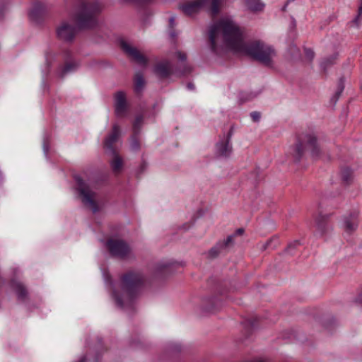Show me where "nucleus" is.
Returning a JSON list of instances; mask_svg holds the SVG:
<instances>
[{
  "mask_svg": "<svg viewBox=\"0 0 362 362\" xmlns=\"http://www.w3.org/2000/svg\"><path fill=\"white\" fill-rule=\"evenodd\" d=\"M209 39L213 52L220 54L219 44L234 52L250 55L267 66L273 65L276 52L270 45L260 41L245 43L238 25L228 17L222 18L209 30Z\"/></svg>",
  "mask_w": 362,
  "mask_h": 362,
  "instance_id": "f257e3e1",
  "label": "nucleus"
},
{
  "mask_svg": "<svg viewBox=\"0 0 362 362\" xmlns=\"http://www.w3.org/2000/svg\"><path fill=\"white\" fill-rule=\"evenodd\" d=\"M144 284L145 279L140 272H130L126 274L122 279L120 291L115 289L112 293L117 306L122 309L132 308Z\"/></svg>",
  "mask_w": 362,
  "mask_h": 362,
  "instance_id": "f03ea898",
  "label": "nucleus"
},
{
  "mask_svg": "<svg viewBox=\"0 0 362 362\" xmlns=\"http://www.w3.org/2000/svg\"><path fill=\"white\" fill-rule=\"evenodd\" d=\"M102 9L103 5L98 1L81 0L71 15L79 28H90L97 25V16Z\"/></svg>",
  "mask_w": 362,
  "mask_h": 362,
  "instance_id": "7ed1b4c3",
  "label": "nucleus"
},
{
  "mask_svg": "<svg viewBox=\"0 0 362 362\" xmlns=\"http://www.w3.org/2000/svg\"><path fill=\"white\" fill-rule=\"evenodd\" d=\"M322 150L318 144L315 135L313 133H303L297 139V142L291 149L290 153L296 161H299L305 154L309 153L314 158H318Z\"/></svg>",
  "mask_w": 362,
  "mask_h": 362,
  "instance_id": "20e7f679",
  "label": "nucleus"
},
{
  "mask_svg": "<svg viewBox=\"0 0 362 362\" xmlns=\"http://www.w3.org/2000/svg\"><path fill=\"white\" fill-rule=\"evenodd\" d=\"M76 189L85 206L95 213L100 209L101 199L96 192L95 186L83 180L79 176H75Z\"/></svg>",
  "mask_w": 362,
  "mask_h": 362,
  "instance_id": "39448f33",
  "label": "nucleus"
},
{
  "mask_svg": "<svg viewBox=\"0 0 362 362\" xmlns=\"http://www.w3.org/2000/svg\"><path fill=\"white\" fill-rule=\"evenodd\" d=\"M223 0H194L188 1L180 6L183 13L192 16L198 13L202 8L209 6L211 13L216 15L218 13Z\"/></svg>",
  "mask_w": 362,
  "mask_h": 362,
  "instance_id": "423d86ee",
  "label": "nucleus"
},
{
  "mask_svg": "<svg viewBox=\"0 0 362 362\" xmlns=\"http://www.w3.org/2000/svg\"><path fill=\"white\" fill-rule=\"evenodd\" d=\"M176 57L179 59V60L183 63L182 66V69L178 71H175L173 68V65L168 60H164L159 62L155 69L156 73L161 78H167L173 74H179L180 75H184L188 74L191 71V68L189 65L184 63L187 59V56L185 53L181 52H177L175 53Z\"/></svg>",
  "mask_w": 362,
  "mask_h": 362,
  "instance_id": "0eeeda50",
  "label": "nucleus"
},
{
  "mask_svg": "<svg viewBox=\"0 0 362 362\" xmlns=\"http://www.w3.org/2000/svg\"><path fill=\"white\" fill-rule=\"evenodd\" d=\"M105 246L113 257L128 259L133 256L129 245L121 239L110 238L106 242Z\"/></svg>",
  "mask_w": 362,
  "mask_h": 362,
  "instance_id": "6e6552de",
  "label": "nucleus"
},
{
  "mask_svg": "<svg viewBox=\"0 0 362 362\" xmlns=\"http://www.w3.org/2000/svg\"><path fill=\"white\" fill-rule=\"evenodd\" d=\"M77 30L75 25L69 21H62L57 28V37L64 42H72L76 35Z\"/></svg>",
  "mask_w": 362,
  "mask_h": 362,
  "instance_id": "1a4fd4ad",
  "label": "nucleus"
},
{
  "mask_svg": "<svg viewBox=\"0 0 362 362\" xmlns=\"http://www.w3.org/2000/svg\"><path fill=\"white\" fill-rule=\"evenodd\" d=\"M115 114L117 117L122 118L127 116L129 105L127 95L124 91L119 90L114 94Z\"/></svg>",
  "mask_w": 362,
  "mask_h": 362,
  "instance_id": "9d476101",
  "label": "nucleus"
},
{
  "mask_svg": "<svg viewBox=\"0 0 362 362\" xmlns=\"http://www.w3.org/2000/svg\"><path fill=\"white\" fill-rule=\"evenodd\" d=\"M121 136V129L117 124H114L111 132L104 140V148L109 154H115L116 148L115 144L119 141Z\"/></svg>",
  "mask_w": 362,
  "mask_h": 362,
  "instance_id": "9b49d317",
  "label": "nucleus"
},
{
  "mask_svg": "<svg viewBox=\"0 0 362 362\" xmlns=\"http://www.w3.org/2000/svg\"><path fill=\"white\" fill-rule=\"evenodd\" d=\"M121 47L123 51L131 57L135 62L141 65H145L147 59L136 47H132L129 43L122 41L121 42Z\"/></svg>",
  "mask_w": 362,
  "mask_h": 362,
  "instance_id": "f8f14e48",
  "label": "nucleus"
},
{
  "mask_svg": "<svg viewBox=\"0 0 362 362\" xmlns=\"http://www.w3.org/2000/svg\"><path fill=\"white\" fill-rule=\"evenodd\" d=\"M341 227L348 233L354 231L358 227L356 216L351 214L348 216H344L341 221Z\"/></svg>",
  "mask_w": 362,
  "mask_h": 362,
  "instance_id": "ddd939ff",
  "label": "nucleus"
},
{
  "mask_svg": "<svg viewBox=\"0 0 362 362\" xmlns=\"http://www.w3.org/2000/svg\"><path fill=\"white\" fill-rule=\"evenodd\" d=\"M233 241V236H228L226 240L218 243L209 252V256L211 258L218 257Z\"/></svg>",
  "mask_w": 362,
  "mask_h": 362,
  "instance_id": "4468645a",
  "label": "nucleus"
},
{
  "mask_svg": "<svg viewBox=\"0 0 362 362\" xmlns=\"http://www.w3.org/2000/svg\"><path fill=\"white\" fill-rule=\"evenodd\" d=\"M47 11L48 8L45 4L41 2H36L33 4L30 11V16L33 19L37 20L40 16L45 14Z\"/></svg>",
  "mask_w": 362,
  "mask_h": 362,
  "instance_id": "2eb2a0df",
  "label": "nucleus"
},
{
  "mask_svg": "<svg viewBox=\"0 0 362 362\" xmlns=\"http://www.w3.org/2000/svg\"><path fill=\"white\" fill-rule=\"evenodd\" d=\"M326 220L327 217L321 214L316 218V230L319 235H323L328 230V226Z\"/></svg>",
  "mask_w": 362,
  "mask_h": 362,
  "instance_id": "dca6fc26",
  "label": "nucleus"
},
{
  "mask_svg": "<svg viewBox=\"0 0 362 362\" xmlns=\"http://www.w3.org/2000/svg\"><path fill=\"white\" fill-rule=\"evenodd\" d=\"M79 66V63L76 61L66 62L65 65L59 71L60 77H64L66 74L75 71Z\"/></svg>",
  "mask_w": 362,
  "mask_h": 362,
  "instance_id": "f3484780",
  "label": "nucleus"
},
{
  "mask_svg": "<svg viewBox=\"0 0 362 362\" xmlns=\"http://www.w3.org/2000/svg\"><path fill=\"white\" fill-rule=\"evenodd\" d=\"M111 155L113 156L110 161L111 168L114 173L118 174L123 168V160L116 152Z\"/></svg>",
  "mask_w": 362,
  "mask_h": 362,
  "instance_id": "a211bd4d",
  "label": "nucleus"
},
{
  "mask_svg": "<svg viewBox=\"0 0 362 362\" xmlns=\"http://www.w3.org/2000/svg\"><path fill=\"white\" fill-rule=\"evenodd\" d=\"M232 150V146L229 142V139L224 142H221L217 144V151L219 155L223 156H228Z\"/></svg>",
  "mask_w": 362,
  "mask_h": 362,
  "instance_id": "6ab92c4d",
  "label": "nucleus"
},
{
  "mask_svg": "<svg viewBox=\"0 0 362 362\" xmlns=\"http://www.w3.org/2000/svg\"><path fill=\"white\" fill-rule=\"evenodd\" d=\"M11 286L15 290L18 299L24 300L25 298L26 295H27V291H26L25 288H24V286L21 284V283L16 281H13L11 282Z\"/></svg>",
  "mask_w": 362,
  "mask_h": 362,
  "instance_id": "aec40b11",
  "label": "nucleus"
},
{
  "mask_svg": "<svg viewBox=\"0 0 362 362\" xmlns=\"http://www.w3.org/2000/svg\"><path fill=\"white\" fill-rule=\"evenodd\" d=\"M245 5L249 9L253 11H259L263 10L264 4L260 0H244Z\"/></svg>",
  "mask_w": 362,
  "mask_h": 362,
  "instance_id": "412c9836",
  "label": "nucleus"
},
{
  "mask_svg": "<svg viewBox=\"0 0 362 362\" xmlns=\"http://www.w3.org/2000/svg\"><path fill=\"white\" fill-rule=\"evenodd\" d=\"M145 85V81L141 73H136L134 76V89L139 93L142 90Z\"/></svg>",
  "mask_w": 362,
  "mask_h": 362,
  "instance_id": "4be33fe9",
  "label": "nucleus"
},
{
  "mask_svg": "<svg viewBox=\"0 0 362 362\" xmlns=\"http://www.w3.org/2000/svg\"><path fill=\"white\" fill-rule=\"evenodd\" d=\"M341 179L346 184H350L353 180L352 170L349 168H344L341 170Z\"/></svg>",
  "mask_w": 362,
  "mask_h": 362,
  "instance_id": "5701e85b",
  "label": "nucleus"
},
{
  "mask_svg": "<svg viewBox=\"0 0 362 362\" xmlns=\"http://www.w3.org/2000/svg\"><path fill=\"white\" fill-rule=\"evenodd\" d=\"M144 117L142 115H138L136 117L133 123V130L134 134L139 133L140 128L142 126Z\"/></svg>",
  "mask_w": 362,
  "mask_h": 362,
  "instance_id": "b1692460",
  "label": "nucleus"
},
{
  "mask_svg": "<svg viewBox=\"0 0 362 362\" xmlns=\"http://www.w3.org/2000/svg\"><path fill=\"white\" fill-rule=\"evenodd\" d=\"M299 245H300V242H299L298 240H295V241H293V242L291 243L288 245V247H287V248H286V251H287V252H288V254L292 255V254H293V251H294V250H295L296 248H297Z\"/></svg>",
  "mask_w": 362,
  "mask_h": 362,
  "instance_id": "393cba45",
  "label": "nucleus"
},
{
  "mask_svg": "<svg viewBox=\"0 0 362 362\" xmlns=\"http://www.w3.org/2000/svg\"><path fill=\"white\" fill-rule=\"evenodd\" d=\"M130 146L131 149L134 151L139 149V142L136 139V138L133 137L132 139Z\"/></svg>",
  "mask_w": 362,
  "mask_h": 362,
  "instance_id": "a878e982",
  "label": "nucleus"
},
{
  "mask_svg": "<svg viewBox=\"0 0 362 362\" xmlns=\"http://www.w3.org/2000/svg\"><path fill=\"white\" fill-rule=\"evenodd\" d=\"M361 18H362V0L360 2V5H359V7H358V15L354 18V23H356V25L358 24Z\"/></svg>",
  "mask_w": 362,
  "mask_h": 362,
  "instance_id": "bb28decb",
  "label": "nucleus"
},
{
  "mask_svg": "<svg viewBox=\"0 0 362 362\" xmlns=\"http://www.w3.org/2000/svg\"><path fill=\"white\" fill-rule=\"evenodd\" d=\"M336 59V56L332 57L330 59H325L322 64L321 66L323 69H325L328 65L332 64L334 60Z\"/></svg>",
  "mask_w": 362,
  "mask_h": 362,
  "instance_id": "cd10ccee",
  "label": "nucleus"
},
{
  "mask_svg": "<svg viewBox=\"0 0 362 362\" xmlns=\"http://www.w3.org/2000/svg\"><path fill=\"white\" fill-rule=\"evenodd\" d=\"M305 54L308 59L312 60L314 58V52L309 48L305 49Z\"/></svg>",
  "mask_w": 362,
  "mask_h": 362,
  "instance_id": "c85d7f7f",
  "label": "nucleus"
},
{
  "mask_svg": "<svg viewBox=\"0 0 362 362\" xmlns=\"http://www.w3.org/2000/svg\"><path fill=\"white\" fill-rule=\"evenodd\" d=\"M250 117L254 122H258L260 119L261 115L260 113L258 112H252L250 113Z\"/></svg>",
  "mask_w": 362,
  "mask_h": 362,
  "instance_id": "c756f323",
  "label": "nucleus"
},
{
  "mask_svg": "<svg viewBox=\"0 0 362 362\" xmlns=\"http://www.w3.org/2000/svg\"><path fill=\"white\" fill-rule=\"evenodd\" d=\"M257 95L255 93H250L247 95V96L244 98L245 100H250L255 98Z\"/></svg>",
  "mask_w": 362,
  "mask_h": 362,
  "instance_id": "7c9ffc66",
  "label": "nucleus"
},
{
  "mask_svg": "<svg viewBox=\"0 0 362 362\" xmlns=\"http://www.w3.org/2000/svg\"><path fill=\"white\" fill-rule=\"evenodd\" d=\"M344 90V86L342 85V83H341L339 86V88H338V90L337 91L336 93V99L335 100H337L339 98V96L340 95V94L341 93V92L343 91Z\"/></svg>",
  "mask_w": 362,
  "mask_h": 362,
  "instance_id": "2f4dec72",
  "label": "nucleus"
},
{
  "mask_svg": "<svg viewBox=\"0 0 362 362\" xmlns=\"http://www.w3.org/2000/svg\"><path fill=\"white\" fill-rule=\"evenodd\" d=\"M243 231H244V230H243V228H238V229L235 231V234H234V235H232L231 236H233V238H234L235 235H242V234L243 233Z\"/></svg>",
  "mask_w": 362,
  "mask_h": 362,
  "instance_id": "473e14b6",
  "label": "nucleus"
},
{
  "mask_svg": "<svg viewBox=\"0 0 362 362\" xmlns=\"http://www.w3.org/2000/svg\"><path fill=\"white\" fill-rule=\"evenodd\" d=\"M43 151H44L45 154H47L48 151H49V146L46 144L45 141H44V144H43Z\"/></svg>",
  "mask_w": 362,
  "mask_h": 362,
  "instance_id": "72a5a7b5",
  "label": "nucleus"
},
{
  "mask_svg": "<svg viewBox=\"0 0 362 362\" xmlns=\"http://www.w3.org/2000/svg\"><path fill=\"white\" fill-rule=\"evenodd\" d=\"M175 16H171L169 19V23H170V25L171 27H173L174 25H175Z\"/></svg>",
  "mask_w": 362,
  "mask_h": 362,
  "instance_id": "f704fd0d",
  "label": "nucleus"
},
{
  "mask_svg": "<svg viewBox=\"0 0 362 362\" xmlns=\"http://www.w3.org/2000/svg\"><path fill=\"white\" fill-rule=\"evenodd\" d=\"M271 241H267L266 243H264V245L261 244L260 245V248L262 250H265L267 248L268 245L270 244Z\"/></svg>",
  "mask_w": 362,
  "mask_h": 362,
  "instance_id": "c9c22d12",
  "label": "nucleus"
},
{
  "mask_svg": "<svg viewBox=\"0 0 362 362\" xmlns=\"http://www.w3.org/2000/svg\"><path fill=\"white\" fill-rule=\"evenodd\" d=\"M53 57H54V55H52V54H47V55L46 56V61H47V64H49V63H50V62H49V60H50Z\"/></svg>",
  "mask_w": 362,
  "mask_h": 362,
  "instance_id": "e433bc0d",
  "label": "nucleus"
},
{
  "mask_svg": "<svg viewBox=\"0 0 362 362\" xmlns=\"http://www.w3.org/2000/svg\"><path fill=\"white\" fill-rule=\"evenodd\" d=\"M86 357L85 356H83L76 362H86Z\"/></svg>",
  "mask_w": 362,
  "mask_h": 362,
  "instance_id": "4c0bfd02",
  "label": "nucleus"
},
{
  "mask_svg": "<svg viewBox=\"0 0 362 362\" xmlns=\"http://www.w3.org/2000/svg\"><path fill=\"white\" fill-rule=\"evenodd\" d=\"M187 88L189 90H193L194 88V85L192 83H188L187 84Z\"/></svg>",
  "mask_w": 362,
  "mask_h": 362,
  "instance_id": "58836bf2",
  "label": "nucleus"
},
{
  "mask_svg": "<svg viewBox=\"0 0 362 362\" xmlns=\"http://www.w3.org/2000/svg\"><path fill=\"white\" fill-rule=\"evenodd\" d=\"M361 298H362V293H361V295L359 296V297H358V300H359L360 302H361V303H362V299H361Z\"/></svg>",
  "mask_w": 362,
  "mask_h": 362,
  "instance_id": "ea45409f",
  "label": "nucleus"
},
{
  "mask_svg": "<svg viewBox=\"0 0 362 362\" xmlns=\"http://www.w3.org/2000/svg\"><path fill=\"white\" fill-rule=\"evenodd\" d=\"M175 349L177 350V351L180 350V346L176 345Z\"/></svg>",
  "mask_w": 362,
  "mask_h": 362,
  "instance_id": "a19ab883",
  "label": "nucleus"
},
{
  "mask_svg": "<svg viewBox=\"0 0 362 362\" xmlns=\"http://www.w3.org/2000/svg\"><path fill=\"white\" fill-rule=\"evenodd\" d=\"M170 35H171L172 36H174V33H170Z\"/></svg>",
  "mask_w": 362,
  "mask_h": 362,
  "instance_id": "79ce46f5",
  "label": "nucleus"
},
{
  "mask_svg": "<svg viewBox=\"0 0 362 362\" xmlns=\"http://www.w3.org/2000/svg\"><path fill=\"white\" fill-rule=\"evenodd\" d=\"M294 0H288V1L290 2V1H293Z\"/></svg>",
  "mask_w": 362,
  "mask_h": 362,
  "instance_id": "37998d69",
  "label": "nucleus"
}]
</instances>
